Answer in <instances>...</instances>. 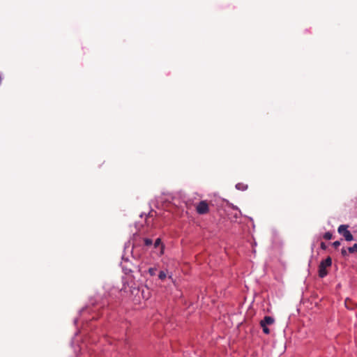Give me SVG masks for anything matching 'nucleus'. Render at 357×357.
<instances>
[{
  "mask_svg": "<svg viewBox=\"0 0 357 357\" xmlns=\"http://www.w3.org/2000/svg\"><path fill=\"white\" fill-rule=\"evenodd\" d=\"M163 245L161 246V250H163ZM161 252H162V251H161Z\"/></svg>",
  "mask_w": 357,
  "mask_h": 357,
  "instance_id": "nucleus-16",
  "label": "nucleus"
},
{
  "mask_svg": "<svg viewBox=\"0 0 357 357\" xmlns=\"http://www.w3.org/2000/svg\"><path fill=\"white\" fill-rule=\"evenodd\" d=\"M158 278H159L161 280H165V279L167 278V274H166V273H165V271H160L159 275H158Z\"/></svg>",
  "mask_w": 357,
  "mask_h": 357,
  "instance_id": "nucleus-7",
  "label": "nucleus"
},
{
  "mask_svg": "<svg viewBox=\"0 0 357 357\" xmlns=\"http://www.w3.org/2000/svg\"><path fill=\"white\" fill-rule=\"evenodd\" d=\"M340 241H335V242H333V245L335 248H337L338 246H340Z\"/></svg>",
  "mask_w": 357,
  "mask_h": 357,
  "instance_id": "nucleus-14",
  "label": "nucleus"
},
{
  "mask_svg": "<svg viewBox=\"0 0 357 357\" xmlns=\"http://www.w3.org/2000/svg\"><path fill=\"white\" fill-rule=\"evenodd\" d=\"M196 211L199 214H206L208 211V204L206 201H201L196 206Z\"/></svg>",
  "mask_w": 357,
  "mask_h": 357,
  "instance_id": "nucleus-3",
  "label": "nucleus"
},
{
  "mask_svg": "<svg viewBox=\"0 0 357 357\" xmlns=\"http://www.w3.org/2000/svg\"><path fill=\"white\" fill-rule=\"evenodd\" d=\"M348 251L350 253L357 252V243L354 244L352 247H349Z\"/></svg>",
  "mask_w": 357,
  "mask_h": 357,
  "instance_id": "nucleus-6",
  "label": "nucleus"
},
{
  "mask_svg": "<svg viewBox=\"0 0 357 357\" xmlns=\"http://www.w3.org/2000/svg\"><path fill=\"white\" fill-rule=\"evenodd\" d=\"M332 236H333V234L332 233L328 231V232H326L324 235V238L326 239V240H330L332 238Z\"/></svg>",
  "mask_w": 357,
  "mask_h": 357,
  "instance_id": "nucleus-9",
  "label": "nucleus"
},
{
  "mask_svg": "<svg viewBox=\"0 0 357 357\" xmlns=\"http://www.w3.org/2000/svg\"><path fill=\"white\" fill-rule=\"evenodd\" d=\"M236 188L240 190H245L248 188V185H244L243 183H237Z\"/></svg>",
  "mask_w": 357,
  "mask_h": 357,
  "instance_id": "nucleus-5",
  "label": "nucleus"
},
{
  "mask_svg": "<svg viewBox=\"0 0 357 357\" xmlns=\"http://www.w3.org/2000/svg\"><path fill=\"white\" fill-rule=\"evenodd\" d=\"M156 268L151 267L149 268L148 272L151 276H153L156 274Z\"/></svg>",
  "mask_w": 357,
  "mask_h": 357,
  "instance_id": "nucleus-8",
  "label": "nucleus"
},
{
  "mask_svg": "<svg viewBox=\"0 0 357 357\" xmlns=\"http://www.w3.org/2000/svg\"><path fill=\"white\" fill-rule=\"evenodd\" d=\"M161 244V240L160 238H157L154 243V247L157 248Z\"/></svg>",
  "mask_w": 357,
  "mask_h": 357,
  "instance_id": "nucleus-12",
  "label": "nucleus"
},
{
  "mask_svg": "<svg viewBox=\"0 0 357 357\" xmlns=\"http://www.w3.org/2000/svg\"><path fill=\"white\" fill-rule=\"evenodd\" d=\"M320 247L322 250H326V248H327V246L324 242L321 243Z\"/></svg>",
  "mask_w": 357,
  "mask_h": 357,
  "instance_id": "nucleus-13",
  "label": "nucleus"
},
{
  "mask_svg": "<svg viewBox=\"0 0 357 357\" xmlns=\"http://www.w3.org/2000/svg\"><path fill=\"white\" fill-rule=\"evenodd\" d=\"M264 326H261L263 329V332L266 334H269L270 333V330L268 329V328L267 327V326L266 325H263Z\"/></svg>",
  "mask_w": 357,
  "mask_h": 357,
  "instance_id": "nucleus-11",
  "label": "nucleus"
},
{
  "mask_svg": "<svg viewBox=\"0 0 357 357\" xmlns=\"http://www.w3.org/2000/svg\"><path fill=\"white\" fill-rule=\"evenodd\" d=\"M347 225H342L338 227L337 231L344 237L346 241H351L354 239V237L351 233L347 229Z\"/></svg>",
  "mask_w": 357,
  "mask_h": 357,
  "instance_id": "nucleus-2",
  "label": "nucleus"
},
{
  "mask_svg": "<svg viewBox=\"0 0 357 357\" xmlns=\"http://www.w3.org/2000/svg\"><path fill=\"white\" fill-rule=\"evenodd\" d=\"M332 265V259L331 257H328L325 260L321 261L319 266V276L321 278L327 275L328 271L327 268L331 267Z\"/></svg>",
  "mask_w": 357,
  "mask_h": 357,
  "instance_id": "nucleus-1",
  "label": "nucleus"
},
{
  "mask_svg": "<svg viewBox=\"0 0 357 357\" xmlns=\"http://www.w3.org/2000/svg\"><path fill=\"white\" fill-rule=\"evenodd\" d=\"M144 244L146 246H149V245H152V243H153L152 240L150 238H144Z\"/></svg>",
  "mask_w": 357,
  "mask_h": 357,
  "instance_id": "nucleus-10",
  "label": "nucleus"
},
{
  "mask_svg": "<svg viewBox=\"0 0 357 357\" xmlns=\"http://www.w3.org/2000/svg\"><path fill=\"white\" fill-rule=\"evenodd\" d=\"M341 253H342V256H347V251L345 249H344V248L342 249Z\"/></svg>",
  "mask_w": 357,
  "mask_h": 357,
  "instance_id": "nucleus-15",
  "label": "nucleus"
},
{
  "mask_svg": "<svg viewBox=\"0 0 357 357\" xmlns=\"http://www.w3.org/2000/svg\"><path fill=\"white\" fill-rule=\"evenodd\" d=\"M274 323V319L270 316H266L262 320L260 321V326H264L263 325H271Z\"/></svg>",
  "mask_w": 357,
  "mask_h": 357,
  "instance_id": "nucleus-4",
  "label": "nucleus"
}]
</instances>
